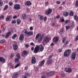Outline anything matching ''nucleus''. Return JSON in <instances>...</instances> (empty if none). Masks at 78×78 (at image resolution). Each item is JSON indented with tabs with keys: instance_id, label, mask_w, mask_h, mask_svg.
Segmentation results:
<instances>
[{
	"instance_id": "nucleus-12",
	"label": "nucleus",
	"mask_w": 78,
	"mask_h": 78,
	"mask_svg": "<svg viewBox=\"0 0 78 78\" xmlns=\"http://www.w3.org/2000/svg\"><path fill=\"white\" fill-rule=\"evenodd\" d=\"M59 40V38L58 37H55L53 38V41L55 43H57L58 42Z\"/></svg>"
},
{
	"instance_id": "nucleus-46",
	"label": "nucleus",
	"mask_w": 78,
	"mask_h": 78,
	"mask_svg": "<svg viewBox=\"0 0 78 78\" xmlns=\"http://www.w3.org/2000/svg\"><path fill=\"white\" fill-rule=\"evenodd\" d=\"M17 17V15H15L13 17V19H16Z\"/></svg>"
},
{
	"instance_id": "nucleus-56",
	"label": "nucleus",
	"mask_w": 78,
	"mask_h": 78,
	"mask_svg": "<svg viewBox=\"0 0 78 78\" xmlns=\"http://www.w3.org/2000/svg\"><path fill=\"white\" fill-rule=\"evenodd\" d=\"M60 20H64V18L62 16L60 18Z\"/></svg>"
},
{
	"instance_id": "nucleus-64",
	"label": "nucleus",
	"mask_w": 78,
	"mask_h": 78,
	"mask_svg": "<svg viewBox=\"0 0 78 78\" xmlns=\"http://www.w3.org/2000/svg\"><path fill=\"white\" fill-rule=\"evenodd\" d=\"M66 3L65 2H62V5H65Z\"/></svg>"
},
{
	"instance_id": "nucleus-55",
	"label": "nucleus",
	"mask_w": 78,
	"mask_h": 78,
	"mask_svg": "<svg viewBox=\"0 0 78 78\" xmlns=\"http://www.w3.org/2000/svg\"><path fill=\"white\" fill-rule=\"evenodd\" d=\"M30 44L31 45H33V46H34L35 45V44H34L32 42L30 43Z\"/></svg>"
},
{
	"instance_id": "nucleus-34",
	"label": "nucleus",
	"mask_w": 78,
	"mask_h": 78,
	"mask_svg": "<svg viewBox=\"0 0 78 78\" xmlns=\"http://www.w3.org/2000/svg\"><path fill=\"white\" fill-rule=\"evenodd\" d=\"M17 24L19 25L21 23V20H17Z\"/></svg>"
},
{
	"instance_id": "nucleus-42",
	"label": "nucleus",
	"mask_w": 78,
	"mask_h": 78,
	"mask_svg": "<svg viewBox=\"0 0 78 78\" xmlns=\"http://www.w3.org/2000/svg\"><path fill=\"white\" fill-rule=\"evenodd\" d=\"M69 20H66L65 21V23H69Z\"/></svg>"
},
{
	"instance_id": "nucleus-21",
	"label": "nucleus",
	"mask_w": 78,
	"mask_h": 78,
	"mask_svg": "<svg viewBox=\"0 0 78 78\" xmlns=\"http://www.w3.org/2000/svg\"><path fill=\"white\" fill-rule=\"evenodd\" d=\"M23 33H24V36H27L28 34V30L26 29L24 30L23 31Z\"/></svg>"
},
{
	"instance_id": "nucleus-62",
	"label": "nucleus",
	"mask_w": 78,
	"mask_h": 78,
	"mask_svg": "<svg viewBox=\"0 0 78 78\" xmlns=\"http://www.w3.org/2000/svg\"><path fill=\"white\" fill-rule=\"evenodd\" d=\"M53 23L52 24V25L53 26H55V21H53Z\"/></svg>"
},
{
	"instance_id": "nucleus-50",
	"label": "nucleus",
	"mask_w": 78,
	"mask_h": 78,
	"mask_svg": "<svg viewBox=\"0 0 78 78\" xmlns=\"http://www.w3.org/2000/svg\"><path fill=\"white\" fill-rule=\"evenodd\" d=\"M16 23V21L15 20H13L12 21V23Z\"/></svg>"
},
{
	"instance_id": "nucleus-37",
	"label": "nucleus",
	"mask_w": 78,
	"mask_h": 78,
	"mask_svg": "<svg viewBox=\"0 0 78 78\" xmlns=\"http://www.w3.org/2000/svg\"><path fill=\"white\" fill-rule=\"evenodd\" d=\"M74 18L75 20H78V17L76 16H75Z\"/></svg>"
},
{
	"instance_id": "nucleus-61",
	"label": "nucleus",
	"mask_w": 78,
	"mask_h": 78,
	"mask_svg": "<svg viewBox=\"0 0 78 78\" xmlns=\"http://www.w3.org/2000/svg\"><path fill=\"white\" fill-rule=\"evenodd\" d=\"M55 45V44L53 43H52L51 44V46H53V45Z\"/></svg>"
},
{
	"instance_id": "nucleus-52",
	"label": "nucleus",
	"mask_w": 78,
	"mask_h": 78,
	"mask_svg": "<svg viewBox=\"0 0 78 78\" xmlns=\"http://www.w3.org/2000/svg\"><path fill=\"white\" fill-rule=\"evenodd\" d=\"M76 6H78V1H76Z\"/></svg>"
},
{
	"instance_id": "nucleus-48",
	"label": "nucleus",
	"mask_w": 78,
	"mask_h": 78,
	"mask_svg": "<svg viewBox=\"0 0 78 78\" xmlns=\"http://www.w3.org/2000/svg\"><path fill=\"white\" fill-rule=\"evenodd\" d=\"M51 72V76L53 75H54V74H55V72Z\"/></svg>"
},
{
	"instance_id": "nucleus-38",
	"label": "nucleus",
	"mask_w": 78,
	"mask_h": 78,
	"mask_svg": "<svg viewBox=\"0 0 78 78\" xmlns=\"http://www.w3.org/2000/svg\"><path fill=\"white\" fill-rule=\"evenodd\" d=\"M6 42V41L5 40H2L1 41V43L2 44L3 43H5Z\"/></svg>"
},
{
	"instance_id": "nucleus-19",
	"label": "nucleus",
	"mask_w": 78,
	"mask_h": 78,
	"mask_svg": "<svg viewBox=\"0 0 78 78\" xmlns=\"http://www.w3.org/2000/svg\"><path fill=\"white\" fill-rule=\"evenodd\" d=\"M45 62V61L44 60H43L41 62H40L39 63V66L40 67H42L43 65H44V62Z\"/></svg>"
},
{
	"instance_id": "nucleus-18",
	"label": "nucleus",
	"mask_w": 78,
	"mask_h": 78,
	"mask_svg": "<svg viewBox=\"0 0 78 78\" xmlns=\"http://www.w3.org/2000/svg\"><path fill=\"white\" fill-rule=\"evenodd\" d=\"M46 62L47 65H50V64H51V63H52V60L48 59L46 61Z\"/></svg>"
},
{
	"instance_id": "nucleus-22",
	"label": "nucleus",
	"mask_w": 78,
	"mask_h": 78,
	"mask_svg": "<svg viewBox=\"0 0 78 78\" xmlns=\"http://www.w3.org/2000/svg\"><path fill=\"white\" fill-rule=\"evenodd\" d=\"M12 15L7 16L6 18V20H10V19H12Z\"/></svg>"
},
{
	"instance_id": "nucleus-3",
	"label": "nucleus",
	"mask_w": 78,
	"mask_h": 78,
	"mask_svg": "<svg viewBox=\"0 0 78 78\" xmlns=\"http://www.w3.org/2000/svg\"><path fill=\"white\" fill-rule=\"evenodd\" d=\"M71 52V50L70 49L66 50L64 53V55L66 57H68L70 56V53Z\"/></svg>"
},
{
	"instance_id": "nucleus-63",
	"label": "nucleus",
	"mask_w": 78,
	"mask_h": 78,
	"mask_svg": "<svg viewBox=\"0 0 78 78\" xmlns=\"http://www.w3.org/2000/svg\"><path fill=\"white\" fill-rule=\"evenodd\" d=\"M45 5H48V2H45Z\"/></svg>"
},
{
	"instance_id": "nucleus-41",
	"label": "nucleus",
	"mask_w": 78,
	"mask_h": 78,
	"mask_svg": "<svg viewBox=\"0 0 78 78\" xmlns=\"http://www.w3.org/2000/svg\"><path fill=\"white\" fill-rule=\"evenodd\" d=\"M4 18V15H2L0 17V19H2Z\"/></svg>"
},
{
	"instance_id": "nucleus-10",
	"label": "nucleus",
	"mask_w": 78,
	"mask_h": 78,
	"mask_svg": "<svg viewBox=\"0 0 78 78\" xmlns=\"http://www.w3.org/2000/svg\"><path fill=\"white\" fill-rule=\"evenodd\" d=\"M71 58L73 60H75V58H76V53H73L72 54Z\"/></svg>"
},
{
	"instance_id": "nucleus-23",
	"label": "nucleus",
	"mask_w": 78,
	"mask_h": 78,
	"mask_svg": "<svg viewBox=\"0 0 78 78\" xmlns=\"http://www.w3.org/2000/svg\"><path fill=\"white\" fill-rule=\"evenodd\" d=\"M11 33L10 32H8V33L7 34H6V35L5 36V38H8L9 37V35L10 34H11Z\"/></svg>"
},
{
	"instance_id": "nucleus-47",
	"label": "nucleus",
	"mask_w": 78,
	"mask_h": 78,
	"mask_svg": "<svg viewBox=\"0 0 78 78\" xmlns=\"http://www.w3.org/2000/svg\"><path fill=\"white\" fill-rule=\"evenodd\" d=\"M56 3L58 5H60V4H61V2L59 1H57L56 2Z\"/></svg>"
},
{
	"instance_id": "nucleus-13",
	"label": "nucleus",
	"mask_w": 78,
	"mask_h": 78,
	"mask_svg": "<svg viewBox=\"0 0 78 78\" xmlns=\"http://www.w3.org/2000/svg\"><path fill=\"white\" fill-rule=\"evenodd\" d=\"M13 47L14 50H17L18 48L17 44H13Z\"/></svg>"
},
{
	"instance_id": "nucleus-31",
	"label": "nucleus",
	"mask_w": 78,
	"mask_h": 78,
	"mask_svg": "<svg viewBox=\"0 0 78 78\" xmlns=\"http://www.w3.org/2000/svg\"><path fill=\"white\" fill-rule=\"evenodd\" d=\"M70 27H72V28H73V27H75V24L74 23V22H72V23Z\"/></svg>"
},
{
	"instance_id": "nucleus-51",
	"label": "nucleus",
	"mask_w": 78,
	"mask_h": 78,
	"mask_svg": "<svg viewBox=\"0 0 78 78\" xmlns=\"http://www.w3.org/2000/svg\"><path fill=\"white\" fill-rule=\"evenodd\" d=\"M13 4V3H12V2H10L9 3V5L10 6H12V4Z\"/></svg>"
},
{
	"instance_id": "nucleus-29",
	"label": "nucleus",
	"mask_w": 78,
	"mask_h": 78,
	"mask_svg": "<svg viewBox=\"0 0 78 78\" xmlns=\"http://www.w3.org/2000/svg\"><path fill=\"white\" fill-rule=\"evenodd\" d=\"M17 36V34H14L12 37V39H15L16 37Z\"/></svg>"
},
{
	"instance_id": "nucleus-30",
	"label": "nucleus",
	"mask_w": 78,
	"mask_h": 78,
	"mask_svg": "<svg viewBox=\"0 0 78 78\" xmlns=\"http://www.w3.org/2000/svg\"><path fill=\"white\" fill-rule=\"evenodd\" d=\"M8 8V5H5L4 8L3 9L4 11H5V10H6V9H7Z\"/></svg>"
},
{
	"instance_id": "nucleus-60",
	"label": "nucleus",
	"mask_w": 78,
	"mask_h": 78,
	"mask_svg": "<svg viewBox=\"0 0 78 78\" xmlns=\"http://www.w3.org/2000/svg\"><path fill=\"white\" fill-rule=\"evenodd\" d=\"M5 31V27H4L2 28V31L4 32Z\"/></svg>"
},
{
	"instance_id": "nucleus-45",
	"label": "nucleus",
	"mask_w": 78,
	"mask_h": 78,
	"mask_svg": "<svg viewBox=\"0 0 78 78\" xmlns=\"http://www.w3.org/2000/svg\"><path fill=\"white\" fill-rule=\"evenodd\" d=\"M28 66H26L24 69L25 70H28Z\"/></svg>"
},
{
	"instance_id": "nucleus-27",
	"label": "nucleus",
	"mask_w": 78,
	"mask_h": 78,
	"mask_svg": "<svg viewBox=\"0 0 78 78\" xmlns=\"http://www.w3.org/2000/svg\"><path fill=\"white\" fill-rule=\"evenodd\" d=\"M69 14L70 16H73V15H74V13L72 11H71L69 13Z\"/></svg>"
},
{
	"instance_id": "nucleus-8",
	"label": "nucleus",
	"mask_w": 78,
	"mask_h": 78,
	"mask_svg": "<svg viewBox=\"0 0 78 78\" xmlns=\"http://www.w3.org/2000/svg\"><path fill=\"white\" fill-rule=\"evenodd\" d=\"M38 17L41 20H47V17L45 16L44 18V16L41 15H38Z\"/></svg>"
},
{
	"instance_id": "nucleus-5",
	"label": "nucleus",
	"mask_w": 78,
	"mask_h": 78,
	"mask_svg": "<svg viewBox=\"0 0 78 78\" xmlns=\"http://www.w3.org/2000/svg\"><path fill=\"white\" fill-rule=\"evenodd\" d=\"M19 73L15 72L12 73V78H17L19 76Z\"/></svg>"
},
{
	"instance_id": "nucleus-11",
	"label": "nucleus",
	"mask_w": 78,
	"mask_h": 78,
	"mask_svg": "<svg viewBox=\"0 0 78 78\" xmlns=\"http://www.w3.org/2000/svg\"><path fill=\"white\" fill-rule=\"evenodd\" d=\"M44 42H45V43H48L49 42V38L48 37H44L43 39Z\"/></svg>"
},
{
	"instance_id": "nucleus-7",
	"label": "nucleus",
	"mask_w": 78,
	"mask_h": 78,
	"mask_svg": "<svg viewBox=\"0 0 78 78\" xmlns=\"http://www.w3.org/2000/svg\"><path fill=\"white\" fill-rule=\"evenodd\" d=\"M65 70L66 72H68V73H70L72 71V69L69 67L65 68Z\"/></svg>"
},
{
	"instance_id": "nucleus-28",
	"label": "nucleus",
	"mask_w": 78,
	"mask_h": 78,
	"mask_svg": "<svg viewBox=\"0 0 78 78\" xmlns=\"http://www.w3.org/2000/svg\"><path fill=\"white\" fill-rule=\"evenodd\" d=\"M69 44V41H66L65 43L64 44V47H67V44Z\"/></svg>"
},
{
	"instance_id": "nucleus-49",
	"label": "nucleus",
	"mask_w": 78,
	"mask_h": 78,
	"mask_svg": "<svg viewBox=\"0 0 78 78\" xmlns=\"http://www.w3.org/2000/svg\"><path fill=\"white\" fill-rule=\"evenodd\" d=\"M29 47V45L27 44H25V47L26 48H28Z\"/></svg>"
},
{
	"instance_id": "nucleus-14",
	"label": "nucleus",
	"mask_w": 78,
	"mask_h": 78,
	"mask_svg": "<svg viewBox=\"0 0 78 78\" xmlns=\"http://www.w3.org/2000/svg\"><path fill=\"white\" fill-rule=\"evenodd\" d=\"M31 62L32 64H36V58H35V57H33L32 58Z\"/></svg>"
},
{
	"instance_id": "nucleus-53",
	"label": "nucleus",
	"mask_w": 78,
	"mask_h": 78,
	"mask_svg": "<svg viewBox=\"0 0 78 78\" xmlns=\"http://www.w3.org/2000/svg\"><path fill=\"white\" fill-rule=\"evenodd\" d=\"M62 49L61 48L59 49V50H58V52H59L60 53H61L62 51Z\"/></svg>"
},
{
	"instance_id": "nucleus-16",
	"label": "nucleus",
	"mask_w": 78,
	"mask_h": 78,
	"mask_svg": "<svg viewBox=\"0 0 78 78\" xmlns=\"http://www.w3.org/2000/svg\"><path fill=\"white\" fill-rule=\"evenodd\" d=\"M25 5L27 6H31V3L30 1H27L25 2Z\"/></svg>"
},
{
	"instance_id": "nucleus-2",
	"label": "nucleus",
	"mask_w": 78,
	"mask_h": 78,
	"mask_svg": "<svg viewBox=\"0 0 78 78\" xmlns=\"http://www.w3.org/2000/svg\"><path fill=\"white\" fill-rule=\"evenodd\" d=\"M44 37V35H41V34H38L36 36L35 39L36 40H37L38 42L40 43L41 42L42 40Z\"/></svg>"
},
{
	"instance_id": "nucleus-4",
	"label": "nucleus",
	"mask_w": 78,
	"mask_h": 78,
	"mask_svg": "<svg viewBox=\"0 0 78 78\" xmlns=\"http://www.w3.org/2000/svg\"><path fill=\"white\" fill-rule=\"evenodd\" d=\"M14 8L16 10H19L21 8V6L19 4H16L14 6Z\"/></svg>"
},
{
	"instance_id": "nucleus-35",
	"label": "nucleus",
	"mask_w": 78,
	"mask_h": 78,
	"mask_svg": "<svg viewBox=\"0 0 78 78\" xmlns=\"http://www.w3.org/2000/svg\"><path fill=\"white\" fill-rule=\"evenodd\" d=\"M22 17L23 19H25V17H26V15L25 14H24L22 15Z\"/></svg>"
},
{
	"instance_id": "nucleus-15",
	"label": "nucleus",
	"mask_w": 78,
	"mask_h": 78,
	"mask_svg": "<svg viewBox=\"0 0 78 78\" xmlns=\"http://www.w3.org/2000/svg\"><path fill=\"white\" fill-rule=\"evenodd\" d=\"M28 51H23V53L22 54V56H27V55H28Z\"/></svg>"
},
{
	"instance_id": "nucleus-20",
	"label": "nucleus",
	"mask_w": 78,
	"mask_h": 78,
	"mask_svg": "<svg viewBox=\"0 0 78 78\" xmlns=\"http://www.w3.org/2000/svg\"><path fill=\"white\" fill-rule=\"evenodd\" d=\"M19 39L20 41H23V39H24V36H23V35L22 34H21L20 37H19Z\"/></svg>"
},
{
	"instance_id": "nucleus-39",
	"label": "nucleus",
	"mask_w": 78,
	"mask_h": 78,
	"mask_svg": "<svg viewBox=\"0 0 78 78\" xmlns=\"http://www.w3.org/2000/svg\"><path fill=\"white\" fill-rule=\"evenodd\" d=\"M19 66H20V64H18L16 65L15 66V69H16L17 67H18Z\"/></svg>"
},
{
	"instance_id": "nucleus-32",
	"label": "nucleus",
	"mask_w": 78,
	"mask_h": 78,
	"mask_svg": "<svg viewBox=\"0 0 78 78\" xmlns=\"http://www.w3.org/2000/svg\"><path fill=\"white\" fill-rule=\"evenodd\" d=\"M9 66H10L12 69H14V66L12 65V63H10L9 64Z\"/></svg>"
},
{
	"instance_id": "nucleus-26",
	"label": "nucleus",
	"mask_w": 78,
	"mask_h": 78,
	"mask_svg": "<svg viewBox=\"0 0 78 78\" xmlns=\"http://www.w3.org/2000/svg\"><path fill=\"white\" fill-rule=\"evenodd\" d=\"M33 32H29L27 33V35H28V36H31V35H33Z\"/></svg>"
},
{
	"instance_id": "nucleus-25",
	"label": "nucleus",
	"mask_w": 78,
	"mask_h": 78,
	"mask_svg": "<svg viewBox=\"0 0 78 78\" xmlns=\"http://www.w3.org/2000/svg\"><path fill=\"white\" fill-rule=\"evenodd\" d=\"M26 74H27V73L25 74V75L22 76L21 78H27L28 76V74H27V75Z\"/></svg>"
},
{
	"instance_id": "nucleus-57",
	"label": "nucleus",
	"mask_w": 78,
	"mask_h": 78,
	"mask_svg": "<svg viewBox=\"0 0 78 78\" xmlns=\"http://www.w3.org/2000/svg\"><path fill=\"white\" fill-rule=\"evenodd\" d=\"M75 40L76 41H78V36H77L75 38Z\"/></svg>"
},
{
	"instance_id": "nucleus-59",
	"label": "nucleus",
	"mask_w": 78,
	"mask_h": 78,
	"mask_svg": "<svg viewBox=\"0 0 78 78\" xmlns=\"http://www.w3.org/2000/svg\"><path fill=\"white\" fill-rule=\"evenodd\" d=\"M41 77V78H46L45 76L44 75L42 76Z\"/></svg>"
},
{
	"instance_id": "nucleus-54",
	"label": "nucleus",
	"mask_w": 78,
	"mask_h": 78,
	"mask_svg": "<svg viewBox=\"0 0 78 78\" xmlns=\"http://www.w3.org/2000/svg\"><path fill=\"white\" fill-rule=\"evenodd\" d=\"M60 17V16L59 15H57L56 17V18H57V19H59Z\"/></svg>"
},
{
	"instance_id": "nucleus-17",
	"label": "nucleus",
	"mask_w": 78,
	"mask_h": 78,
	"mask_svg": "<svg viewBox=\"0 0 78 78\" xmlns=\"http://www.w3.org/2000/svg\"><path fill=\"white\" fill-rule=\"evenodd\" d=\"M6 59H5L2 57H0V62H1L2 63H4Z\"/></svg>"
},
{
	"instance_id": "nucleus-36",
	"label": "nucleus",
	"mask_w": 78,
	"mask_h": 78,
	"mask_svg": "<svg viewBox=\"0 0 78 78\" xmlns=\"http://www.w3.org/2000/svg\"><path fill=\"white\" fill-rule=\"evenodd\" d=\"M66 37H64L63 38V40L62 41V42L63 43H64L65 41H66Z\"/></svg>"
},
{
	"instance_id": "nucleus-43",
	"label": "nucleus",
	"mask_w": 78,
	"mask_h": 78,
	"mask_svg": "<svg viewBox=\"0 0 78 78\" xmlns=\"http://www.w3.org/2000/svg\"><path fill=\"white\" fill-rule=\"evenodd\" d=\"M47 75L48 76H51V72H50L48 73L47 74Z\"/></svg>"
},
{
	"instance_id": "nucleus-6",
	"label": "nucleus",
	"mask_w": 78,
	"mask_h": 78,
	"mask_svg": "<svg viewBox=\"0 0 78 78\" xmlns=\"http://www.w3.org/2000/svg\"><path fill=\"white\" fill-rule=\"evenodd\" d=\"M16 56L17 58H16L15 59V62L16 63V62H19V59H20V54L19 53H18L16 55Z\"/></svg>"
},
{
	"instance_id": "nucleus-24",
	"label": "nucleus",
	"mask_w": 78,
	"mask_h": 78,
	"mask_svg": "<svg viewBox=\"0 0 78 78\" xmlns=\"http://www.w3.org/2000/svg\"><path fill=\"white\" fill-rule=\"evenodd\" d=\"M63 15L65 17H67L69 16V13L68 12H64L63 13Z\"/></svg>"
},
{
	"instance_id": "nucleus-40",
	"label": "nucleus",
	"mask_w": 78,
	"mask_h": 78,
	"mask_svg": "<svg viewBox=\"0 0 78 78\" xmlns=\"http://www.w3.org/2000/svg\"><path fill=\"white\" fill-rule=\"evenodd\" d=\"M66 30H69L70 28V26H66Z\"/></svg>"
},
{
	"instance_id": "nucleus-1",
	"label": "nucleus",
	"mask_w": 78,
	"mask_h": 78,
	"mask_svg": "<svg viewBox=\"0 0 78 78\" xmlns=\"http://www.w3.org/2000/svg\"><path fill=\"white\" fill-rule=\"evenodd\" d=\"M44 50V47L42 44L39 45H37L35 48L34 52V53H37L39 52V51H42Z\"/></svg>"
},
{
	"instance_id": "nucleus-33",
	"label": "nucleus",
	"mask_w": 78,
	"mask_h": 78,
	"mask_svg": "<svg viewBox=\"0 0 78 78\" xmlns=\"http://www.w3.org/2000/svg\"><path fill=\"white\" fill-rule=\"evenodd\" d=\"M3 4V1L2 0H0V6H2Z\"/></svg>"
},
{
	"instance_id": "nucleus-9",
	"label": "nucleus",
	"mask_w": 78,
	"mask_h": 78,
	"mask_svg": "<svg viewBox=\"0 0 78 78\" xmlns=\"http://www.w3.org/2000/svg\"><path fill=\"white\" fill-rule=\"evenodd\" d=\"M51 12H52V9H48V10H47L45 12V13L46 15H48L51 13Z\"/></svg>"
},
{
	"instance_id": "nucleus-58",
	"label": "nucleus",
	"mask_w": 78,
	"mask_h": 78,
	"mask_svg": "<svg viewBox=\"0 0 78 78\" xmlns=\"http://www.w3.org/2000/svg\"><path fill=\"white\" fill-rule=\"evenodd\" d=\"M30 30H33V28L32 27H30Z\"/></svg>"
},
{
	"instance_id": "nucleus-44",
	"label": "nucleus",
	"mask_w": 78,
	"mask_h": 78,
	"mask_svg": "<svg viewBox=\"0 0 78 78\" xmlns=\"http://www.w3.org/2000/svg\"><path fill=\"white\" fill-rule=\"evenodd\" d=\"M61 75L62 76H65V75H66V74H65L64 73H61Z\"/></svg>"
}]
</instances>
